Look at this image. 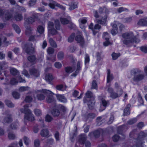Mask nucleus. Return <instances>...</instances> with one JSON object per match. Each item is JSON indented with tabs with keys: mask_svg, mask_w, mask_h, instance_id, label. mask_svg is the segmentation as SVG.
<instances>
[{
	"mask_svg": "<svg viewBox=\"0 0 147 147\" xmlns=\"http://www.w3.org/2000/svg\"><path fill=\"white\" fill-rule=\"evenodd\" d=\"M114 87L116 90V92H114V90L112 88L109 87L107 89V91L110 94V97L113 99H115L120 97L123 93L122 88L117 82L115 83Z\"/></svg>",
	"mask_w": 147,
	"mask_h": 147,
	"instance_id": "1",
	"label": "nucleus"
},
{
	"mask_svg": "<svg viewBox=\"0 0 147 147\" xmlns=\"http://www.w3.org/2000/svg\"><path fill=\"white\" fill-rule=\"evenodd\" d=\"M122 36L123 38L125 39L123 40V42L125 45H127L134 42L138 43L140 41L139 38L134 36L133 33L131 32L124 33Z\"/></svg>",
	"mask_w": 147,
	"mask_h": 147,
	"instance_id": "2",
	"label": "nucleus"
},
{
	"mask_svg": "<svg viewBox=\"0 0 147 147\" xmlns=\"http://www.w3.org/2000/svg\"><path fill=\"white\" fill-rule=\"evenodd\" d=\"M95 97L93 93L90 91H87L85 93V96L83 99L84 103H87L89 109H92L94 106L95 101Z\"/></svg>",
	"mask_w": 147,
	"mask_h": 147,
	"instance_id": "3",
	"label": "nucleus"
},
{
	"mask_svg": "<svg viewBox=\"0 0 147 147\" xmlns=\"http://www.w3.org/2000/svg\"><path fill=\"white\" fill-rule=\"evenodd\" d=\"M29 107L28 105L26 104L24 106V109H21L20 111L22 113H24L25 115L24 116V122L25 123L26 120L29 121H32L34 120V115L32 114L31 111L27 109Z\"/></svg>",
	"mask_w": 147,
	"mask_h": 147,
	"instance_id": "4",
	"label": "nucleus"
},
{
	"mask_svg": "<svg viewBox=\"0 0 147 147\" xmlns=\"http://www.w3.org/2000/svg\"><path fill=\"white\" fill-rule=\"evenodd\" d=\"M141 72V71L138 69H134L131 71V75L134 76L132 78L133 81L138 82L144 79V76Z\"/></svg>",
	"mask_w": 147,
	"mask_h": 147,
	"instance_id": "5",
	"label": "nucleus"
},
{
	"mask_svg": "<svg viewBox=\"0 0 147 147\" xmlns=\"http://www.w3.org/2000/svg\"><path fill=\"white\" fill-rule=\"evenodd\" d=\"M109 9L107 8L106 7H100L99 10V12L100 13H105V14L104 17H102L101 19H96V21L98 24L105 25L106 22V20L107 17V14L109 13Z\"/></svg>",
	"mask_w": 147,
	"mask_h": 147,
	"instance_id": "6",
	"label": "nucleus"
},
{
	"mask_svg": "<svg viewBox=\"0 0 147 147\" xmlns=\"http://www.w3.org/2000/svg\"><path fill=\"white\" fill-rule=\"evenodd\" d=\"M48 26L49 30L52 35L56 34L57 33V31L54 28V25L53 22H48ZM55 27L57 30H59L60 29V23L58 20H56L55 21Z\"/></svg>",
	"mask_w": 147,
	"mask_h": 147,
	"instance_id": "7",
	"label": "nucleus"
},
{
	"mask_svg": "<svg viewBox=\"0 0 147 147\" xmlns=\"http://www.w3.org/2000/svg\"><path fill=\"white\" fill-rule=\"evenodd\" d=\"M43 93L47 96L46 100L49 103L54 102H55V100L53 95L54 94L51 91L46 89L43 90Z\"/></svg>",
	"mask_w": 147,
	"mask_h": 147,
	"instance_id": "8",
	"label": "nucleus"
},
{
	"mask_svg": "<svg viewBox=\"0 0 147 147\" xmlns=\"http://www.w3.org/2000/svg\"><path fill=\"white\" fill-rule=\"evenodd\" d=\"M145 136V134L144 132H140L137 139L135 141V144L132 147H143L142 144L143 143V140H144V138Z\"/></svg>",
	"mask_w": 147,
	"mask_h": 147,
	"instance_id": "9",
	"label": "nucleus"
},
{
	"mask_svg": "<svg viewBox=\"0 0 147 147\" xmlns=\"http://www.w3.org/2000/svg\"><path fill=\"white\" fill-rule=\"evenodd\" d=\"M32 44L29 45L25 43H22V47L26 52L28 54L32 53L34 52V48L32 47Z\"/></svg>",
	"mask_w": 147,
	"mask_h": 147,
	"instance_id": "10",
	"label": "nucleus"
},
{
	"mask_svg": "<svg viewBox=\"0 0 147 147\" xmlns=\"http://www.w3.org/2000/svg\"><path fill=\"white\" fill-rule=\"evenodd\" d=\"M49 5L51 8L53 9H54L55 6L63 10H65V7L52 0L50 1V2L49 3Z\"/></svg>",
	"mask_w": 147,
	"mask_h": 147,
	"instance_id": "11",
	"label": "nucleus"
},
{
	"mask_svg": "<svg viewBox=\"0 0 147 147\" xmlns=\"http://www.w3.org/2000/svg\"><path fill=\"white\" fill-rule=\"evenodd\" d=\"M104 133L103 130L101 129H100L95 131L94 132L90 133L89 134V136L90 137L93 135L96 138L98 137L100 134H102Z\"/></svg>",
	"mask_w": 147,
	"mask_h": 147,
	"instance_id": "12",
	"label": "nucleus"
},
{
	"mask_svg": "<svg viewBox=\"0 0 147 147\" xmlns=\"http://www.w3.org/2000/svg\"><path fill=\"white\" fill-rule=\"evenodd\" d=\"M4 12L5 13V17L6 20H9L11 17L12 15L9 10L5 11L0 8V16H3Z\"/></svg>",
	"mask_w": 147,
	"mask_h": 147,
	"instance_id": "13",
	"label": "nucleus"
},
{
	"mask_svg": "<svg viewBox=\"0 0 147 147\" xmlns=\"http://www.w3.org/2000/svg\"><path fill=\"white\" fill-rule=\"evenodd\" d=\"M18 82H25L26 81L25 80L22 79L20 76H18L16 77V79L15 78L11 79L10 81V83L12 85H15Z\"/></svg>",
	"mask_w": 147,
	"mask_h": 147,
	"instance_id": "14",
	"label": "nucleus"
},
{
	"mask_svg": "<svg viewBox=\"0 0 147 147\" xmlns=\"http://www.w3.org/2000/svg\"><path fill=\"white\" fill-rule=\"evenodd\" d=\"M103 38L105 40V41L103 43V45L104 46H107L111 44V42L109 40V36L107 32H105L103 33Z\"/></svg>",
	"mask_w": 147,
	"mask_h": 147,
	"instance_id": "15",
	"label": "nucleus"
},
{
	"mask_svg": "<svg viewBox=\"0 0 147 147\" xmlns=\"http://www.w3.org/2000/svg\"><path fill=\"white\" fill-rule=\"evenodd\" d=\"M29 72L30 75L32 77H38L40 75L39 71L34 68L31 69L29 70Z\"/></svg>",
	"mask_w": 147,
	"mask_h": 147,
	"instance_id": "16",
	"label": "nucleus"
},
{
	"mask_svg": "<svg viewBox=\"0 0 147 147\" xmlns=\"http://www.w3.org/2000/svg\"><path fill=\"white\" fill-rule=\"evenodd\" d=\"M75 39L77 42L79 43L80 45L82 46H83L84 44V39L80 35H77L75 38Z\"/></svg>",
	"mask_w": 147,
	"mask_h": 147,
	"instance_id": "17",
	"label": "nucleus"
},
{
	"mask_svg": "<svg viewBox=\"0 0 147 147\" xmlns=\"http://www.w3.org/2000/svg\"><path fill=\"white\" fill-rule=\"evenodd\" d=\"M60 20L61 24H66L69 23H70V24L71 25V26H69V27L71 28H72L74 26V24L71 23L70 20H68L65 18H61Z\"/></svg>",
	"mask_w": 147,
	"mask_h": 147,
	"instance_id": "18",
	"label": "nucleus"
},
{
	"mask_svg": "<svg viewBox=\"0 0 147 147\" xmlns=\"http://www.w3.org/2000/svg\"><path fill=\"white\" fill-rule=\"evenodd\" d=\"M137 24L141 26H147V17L140 19L138 22Z\"/></svg>",
	"mask_w": 147,
	"mask_h": 147,
	"instance_id": "19",
	"label": "nucleus"
},
{
	"mask_svg": "<svg viewBox=\"0 0 147 147\" xmlns=\"http://www.w3.org/2000/svg\"><path fill=\"white\" fill-rule=\"evenodd\" d=\"M56 96L57 99L60 102L63 103H65L67 102V100L64 95L60 94H56Z\"/></svg>",
	"mask_w": 147,
	"mask_h": 147,
	"instance_id": "20",
	"label": "nucleus"
},
{
	"mask_svg": "<svg viewBox=\"0 0 147 147\" xmlns=\"http://www.w3.org/2000/svg\"><path fill=\"white\" fill-rule=\"evenodd\" d=\"M54 78V77L51 74H47L45 76V80L49 84H51V82Z\"/></svg>",
	"mask_w": 147,
	"mask_h": 147,
	"instance_id": "21",
	"label": "nucleus"
},
{
	"mask_svg": "<svg viewBox=\"0 0 147 147\" xmlns=\"http://www.w3.org/2000/svg\"><path fill=\"white\" fill-rule=\"evenodd\" d=\"M36 18V17L34 15H33V17H29L25 20V23L31 24L35 22Z\"/></svg>",
	"mask_w": 147,
	"mask_h": 147,
	"instance_id": "22",
	"label": "nucleus"
},
{
	"mask_svg": "<svg viewBox=\"0 0 147 147\" xmlns=\"http://www.w3.org/2000/svg\"><path fill=\"white\" fill-rule=\"evenodd\" d=\"M111 25L112 26L113 28L112 30L111 33L112 35L114 36L117 33V25L115 24L111 23Z\"/></svg>",
	"mask_w": 147,
	"mask_h": 147,
	"instance_id": "23",
	"label": "nucleus"
},
{
	"mask_svg": "<svg viewBox=\"0 0 147 147\" xmlns=\"http://www.w3.org/2000/svg\"><path fill=\"white\" fill-rule=\"evenodd\" d=\"M44 90V89L42 90L41 92H40V91H38L40 92L38 93L36 96L38 100H42L44 99L45 96V94L43 93V90Z\"/></svg>",
	"mask_w": 147,
	"mask_h": 147,
	"instance_id": "24",
	"label": "nucleus"
},
{
	"mask_svg": "<svg viewBox=\"0 0 147 147\" xmlns=\"http://www.w3.org/2000/svg\"><path fill=\"white\" fill-rule=\"evenodd\" d=\"M78 3L77 2L75 1H72L69 5L70 7L69 8V10H73L77 7Z\"/></svg>",
	"mask_w": 147,
	"mask_h": 147,
	"instance_id": "25",
	"label": "nucleus"
},
{
	"mask_svg": "<svg viewBox=\"0 0 147 147\" xmlns=\"http://www.w3.org/2000/svg\"><path fill=\"white\" fill-rule=\"evenodd\" d=\"M86 136L83 134L81 135L79 137L78 142L81 144H84L86 141Z\"/></svg>",
	"mask_w": 147,
	"mask_h": 147,
	"instance_id": "26",
	"label": "nucleus"
},
{
	"mask_svg": "<svg viewBox=\"0 0 147 147\" xmlns=\"http://www.w3.org/2000/svg\"><path fill=\"white\" fill-rule=\"evenodd\" d=\"M12 121L11 117V114H8L3 119V123H9Z\"/></svg>",
	"mask_w": 147,
	"mask_h": 147,
	"instance_id": "27",
	"label": "nucleus"
},
{
	"mask_svg": "<svg viewBox=\"0 0 147 147\" xmlns=\"http://www.w3.org/2000/svg\"><path fill=\"white\" fill-rule=\"evenodd\" d=\"M14 18L17 21H21L23 20L22 14L18 13H16L14 15Z\"/></svg>",
	"mask_w": 147,
	"mask_h": 147,
	"instance_id": "28",
	"label": "nucleus"
},
{
	"mask_svg": "<svg viewBox=\"0 0 147 147\" xmlns=\"http://www.w3.org/2000/svg\"><path fill=\"white\" fill-rule=\"evenodd\" d=\"M113 79V77L112 74H111L110 70L108 69L107 70V83H109L112 81Z\"/></svg>",
	"mask_w": 147,
	"mask_h": 147,
	"instance_id": "29",
	"label": "nucleus"
},
{
	"mask_svg": "<svg viewBox=\"0 0 147 147\" xmlns=\"http://www.w3.org/2000/svg\"><path fill=\"white\" fill-rule=\"evenodd\" d=\"M10 72L11 74L14 76H20L19 75V72L16 69L14 68H12L10 69Z\"/></svg>",
	"mask_w": 147,
	"mask_h": 147,
	"instance_id": "30",
	"label": "nucleus"
},
{
	"mask_svg": "<svg viewBox=\"0 0 147 147\" xmlns=\"http://www.w3.org/2000/svg\"><path fill=\"white\" fill-rule=\"evenodd\" d=\"M8 137L9 140H14L17 138L16 135L12 132H9L8 134Z\"/></svg>",
	"mask_w": 147,
	"mask_h": 147,
	"instance_id": "31",
	"label": "nucleus"
},
{
	"mask_svg": "<svg viewBox=\"0 0 147 147\" xmlns=\"http://www.w3.org/2000/svg\"><path fill=\"white\" fill-rule=\"evenodd\" d=\"M7 67V63L5 61H2L0 62V71L5 69Z\"/></svg>",
	"mask_w": 147,
	"mask_h": 147,
	"instance_id": "32",
	"label": "nucleus"
},
{
	"mask_svg": "<svg viewBox=\"0 0 147 147\" xmlns=\"http://www.w3.org/2000/svg\"><path fill=\"white\" fill-rule=\"evenodd\" d=\"M19 126V124L18 122H16L11 124L10 126V127L12 129H15L18 128Z\"/></svg>",
	"mask_w": 147,
	"mask_h": 147,
	"instance_id": "33",
	"label": "nucleus"
},
{
	"mask_svg": "<svg viewBox=\"0 0 147 147\" xmlns=\"http://www.w3.org/2000/svg\"><path fill=\"white\" fill-rule=\"evenodd\" d=\"M32 29L30 27L26 28V30L25 31L26 35L28 36H30L32 34Z\"/></svg>",
	"mask_w": 147,
	"mask_h": 147,
	"instance_id": "34",
	"label": "nucleus"
},
{
	"mask_svg": "<svg viewBox=\"0 0 147 147\" xmlns=\"http://www.w3.org/2000/svg\"><path fill=\"white\" fill-rule=\"evenodd\" d=\"M130 107V105L128 104L125 109L124 110V115H129L130 112L129 111V107Z\"/></svg>",
	"mask_w": 147,
	"mask_h": 147,
	"instance_id": "35",
	"label": "nucleus"
},
{
	"mask_svg": "<svg viewBox=\"0 0 147 147\" xmlns=\"http://www.w3.org/2000/svg\"><path fill=\"white\" fill-rule=\"evenodd\" d=\"M40 134L41 136L43 137H46L48 136L49 134V131L47 129H43L41 131Z\"/></svg>",
	"mask_w": 147,
	"mask_h": 147,
	"instance_id": "36",
	"label": "nucleus"
},
{
	"mask_svg": "<svg viewBox=\"0 0 147 147\" xmlns=\"http://www.w3.org/2000/svg\"><path fill=\"white\" fill-rule=\"evenodd\" d=\"M44 31V28L41 26H38L37 32H38L40 34H43Z\"/></svg>",
	"mask_w": 147,
	"mask_h": 147,
	"instance_id": "37",
	"label": "nucleus"
},
{
	"mask_svg": "<svg viewBox=\"0 0 147 147\" xmlns=\"http://www.w3.org/2000/svg\"><path fill=\"white\" fill-rule=\"evenodd\" d=\"M49 42L51 45L54 48H57V44L55 41L52 38H50L49 39Z\"/></svg>",
	"mask_w": 147,
	"mask_h": 147,
	"instance_id": "38",
	"label": "nucleus"
},
{
	"mask_svg": "<svg viewBox=\"0 0 147 147\" xmlns=\"http://www.w3.org/2000/svg\"><path fill=\"white\" fill-rule=\"evenodd\" d=\"M137 136L138 134L137 133L136 130V129L133 130L129 134V136L131 138H134Z\"/></svg>",
	"mask_w": 147,
	"mask_h": 147,
	"instance_id": "39",
	"label": "nucleus"
},
{
	"mask_svg": "<svg viewBox=\"0 0 147 147\" xmlns=\"http://www.w3.org/2000/svg\"><path fill=\"white\" fill-rule=\"evenodd\" d=\"M5 102L7 106L9 107H13L14 105L10 100H6L5 101Z\"/></svg>",
	"mask_w": 147,
	"mask_h": 147,
	"instance_id": "40",
	"label": "nucleus"
},
{
	"mask_svg": "<svg viewBox=\"0 0 147 147\" xmlns=\"http://www.w3.org/2000/svg\"><path fill=\"white\" fill-rule=\"evenodd\" d=\"M52 114L54 116H58L60 114V112L58 110L54 109L52 111Z\"/></svg>",
	"mask_w": 147,
	"mask_h": 147,
	"instance_id": "41",
	"label": "nucleus"
},
{
	"mask_svg": "<svg viewBox=\"0 0 147 147\" xmlns=\"http://www.w3.org/2000/svg\"><path fill=\"white\" fill-rule=\"evenodd\" d=\"M28 60L32 63H34L35 62L36 58L34 55L30 56L28 57Z\"/></svg>",
	"mask_w": 147,
	"mask_h": 147,
	"instance_id": "42",
	"label": "nucleus"
},
{
	"mask_svg": "<svg viewBox=\"0 0 147 147\" xmlns=\"http://www.w3.org/2000/svg\"><path fill=\"white\" fill-rule=\"evenodd\" d=\"M12 26L17 33L19 34L20 33L21 30L19 27L17 25L13 24L12 25Z\"/></svg>",
	"mask_w": 147,
	"mask_h": 147,
	"instance_id": "43",
	"label": "nucleus"
},
{
	"mask_svg": "<svg viewBox=\"0 0 147 147\" xmlns=\"http://www.w3.org/2000/svg\"><path fill=\"white\" fill-rule=\"evenodd\" d=\"M65 70L66 73L69 74L74 71L75 69H73L71 67H67L65 68Z\"/></svg>",
	"mask_w": 147,
	"mask_h": 147,
	"instance_id": "44",
	"label": "nucleus"
},
{
	"mask_svg": "<svg viewBox=\"0 0 147 147\" xmlns=\"http://www.w3.org/2000/svg\"><path fill=\"white\" fill-rule=\"evenodd\" d=\"M102 117H97L96 119V121L97 123V125L98 126L101 125L102 123Z\"/></svg>",
	"mask_w": 147,
	"mask_h": 147,
	"instance_id": "45",
	"label": "nucleus"
},
{
	"mask_svg": "<svg viewBox=\"0 0 147 147\" xmlns=\"http://www.w3.org/2000/svg\"><path fill=\"white\" fill-rule=\"evenodd\" d=\"M57 58L59 60H61L64 57V53L62 51L59 52L57 55Z\"/></svg>",
	"mask_w": 147,
	"mask_h": 147,
	"instance_id": "46",
	"label": "nucleus"
},
{
	"mask_svg": "<svg viewBox=\"0 0 147 147\" xmlns=\"http://www.w3.org/2000/svg\"><path fill=\"white\" fill-rule=\"evenodd\" d=\"M34 112L35 115L37 116H40L42 114L41 111L38 109H35L34 110Z\"/></svg>",
	"mask_w": 147,
	"mask_h": 147,
	"instance_id": "47",
	"label": "nucleus"
},
{
	"mask_svg": "<svg viewBox=\"0 0 147 147\" xmlns=\"http://www.w3.org/2000/svg\"><path fill=\"white\" fill-rule=\"evenodd\" d=\"M53 119L52 117L49 115H47L45 117V121L48 122L51 121Z\"/></svg>",
	"mask_w": 147,
	"mask_h": 147,
	"instance_id": "48",
	"label": "nucleus"
},
{
	"mask_svg": "<svg viewBox=\"0 0 147 147\" xmlns=\"http://www.w3.org/2000/svg\"><path fill=\"white\" fill-rule=\"evenodd\" d=\"M120 55V53H113L112 54V59L113 60L116 59L119 57Z\"/></svg>",
	"mask_w": 147,
	"mask_h": 147,
	"instance_id": "49",
	"label": "nucleus"
},
{
	"mask_svg": "<svg viewBox=\"0 0 147 147\" xmlns=\"http://www.w3.org/2000/svg\"><path fill=\"white\" fill-rule=\"evenodd\" d=\"M90 61V58L88 54L86 53L85 55V64L86 65L87 63H88Z\"/></svg>",
	"mask_w": 147,
	"mask_h": 147,
	"instance_id": "50",
	"label": "nucleus"
},
{
	"mask_svg": "<svg viewBox=\"0 0 147 147\" xmlns=\"http://www.w3.org/2000/svg\"><path fill=\"white\" fill-rule=\"evenodd\" d=\"M75 34L74 33H72L68 38V41L69 42H72L74 40Z\"/></svg>",
	"mask_w": 147,
	"mask_h": 147,
	"instance_id": "51",
	"label": "nucleus"
},
{
	"mask_svg": "<svg viewBox=\"0 0 147 147\" xmlns=\"http://www.w3.org/2000/svg\"><path fill=\"white\" fill-rule=\"evenodd\" d=\"M47 52L49 54H52L54 52V49L50 47L47 49Z\"/></svg>",
	"mask_w": 147,
	"mask_h": 147,
	"instance_id": "52",
	"label": "nucleus"
},
{
	"mask_svg": "<svg viewBox=\"0 0 147 147\" xmlns=\"http://www.w3.org/2000/svg\"><path fill=\"white\" fill-rule=\"evenodd\" d=\"M137 121V119L136 118H134L128 121L127 122V123L128 124L131 125L136 123Z\"/></svg>",
	"mask_w": 147,
	"mask_h": 147,
	"instance_id": "53",
	"label": "nucleus"
},
{
	"mask_svg": "<svg viewBox=\"0 0 147 147\" xmlns=\"http://www.w3.org/2000/svg\"><path fill=\"white\" fill-rule=\"evenodd\" d=\"M128 10L126 8L121 7L117 9V11L118 13H120L123 11H128Z\"/></svg>",
	"mask_w": 147,
	"mask_h": 147,
	"instance_id": "54",
	"label": "nucleus"
},
{
	"mask_svg": "<svg viewBox=\"0 0 147 147\" xmlns=\"http://www.w3.org/2000/svg\"><path fill=\"white\" fill-rule=\"evenodd\" d=\"M12 95L14 98L17 99L19 98L20 97L19 94L16 92H14L12 93Z\"/></svg>",
	"mask_w": 147,
	"mask_h": 147,
	"instance_id": "55",
	"label": "nucleus"
},
{
	"mask_svg": "<svg viewBox=\"0 0 147 147\" xmlns=\"http://www.w3.org/2000/svg\"><path fill=\"white\" fill-rule=\"evenodd\" d=\"M29 89V87H28L22 86L20 87L19 90L20 91H24L28 90Z\"/></svg>",
	"mask_w": 147,
	"mask_h": 147,
	"instance_id": "56",
	"label": "nucleus"
},
{
	"mask_svg": "<svg viewBox=\"0 0 147 147\" xmlns=\"http://www.w3.org/2000/svg\"><path fill=\"white\" fill-rule=\"evenodd\" d=\"M35 147H39L40 145V140L38 139H36L34 141Z\"/></svg>",
	"mask_w": 147,
	"mask_h": 147,
	"instance_id": "57",
	"label": "nucleus"
},
{
	"mask_svg": "<svg viewBox=\"0 0 147 147\" xmlns=\"http://www.w3.org/2000/svg\"><path fill=\"white\" fill-rule=\"evenodd\" d=\"M97 85L96 81L95 80H93L92 83L91 88L96 89L97 88Z\"/></svg>",
	"mask_w": 147,
	"mask_h": 147,
	"instance_id": "58",
	"label": "nucleus"
},
{
	"mask_svg": "<svg viewBox=\"0 0 147 147\" xmlns=\"http://www.w3.org/2000/svg\"><path fill=\"white\" fill-rule=\"evenodd\" d=\"M81 70L80 63L78 61L77 63V68L76 71V73H78Z\"/></svg>",
	"mask_w": 147,
	"mask_h": 147,
	"instance_id": "59",
	"label": "nucleus"
},
{
	"mask_svg": "<svg viewBox=\"0 0 147 147\" xmlns=\"http://www.w3.org/2000/svg\"><path fill=\"white\" fill-rule=\"evenodd\" d=\"M112 139L114 142H117L119 139V137L117 135H115L113 137Z\"/></svg>",
	"mask_w": 147,
	"mask_h": 147,
	"instance_id": "60",
	"label": "nucleus"
},
{
	"mask_svg": "<svg viewBox=\"0 0 147 147\" xmlns=\"http://www.w3.org/2000/svg\"><path fill=\"white\" fill-rule=\"evenodd\" d=\"M32 98L31 96H26L25 100L26 102H30L32 100Z\"/></svg>",
	"mask_w": 147,
	"mask_h": 147,
	"instance_id": "61",
	"label": "nucleus"
},
{
	"mask_svg": "<svg viewBox=\"0 0 147 147\" xmlns=\"http://www.w3.org/2000/svg\"><path fill=\"white\" fill-rule=\"evenodd\" d=\"M29 40L30 41H34L36 40V38L37 37V36H36L35 35H31L30 36H29Z\"/></svg>",
	"mask_w": 147,
	"mask_h": 147,
	"instance_id": "62",
	"label": "nucleus"
},
{
	"mask_svg": "<svg viewBox=\"0 0 147 147\" xmlns=\"http://www.w3.org/2000/svg\"><path fill=\"white\" fill-rule=\"evenodd\" d=\"M36 0H31L30 1H29L28 3V5L30 7H31L34 5L35 4L36 2Z\"/></svg>",
	"mask_w": 147,
	"mask_h": 147,
	"instance_id": "63",
	"label": "nucleus"
},
{
	"mask_svg": "<svg viewBox=\"0 0 147 147\" xmlns=\"http://www.w3.org/2000/svg\"><path fill=\"white\" fill-rule=\"evenodd\" d=\"M141 51L145 53H147V47L145 46L141 47L140 48Z\"/></svg>",
	"mask_w": 147,
	"mask_h": 147,
	"instance_id": "64",
	"label": "nucleus"
}]
</instances>
